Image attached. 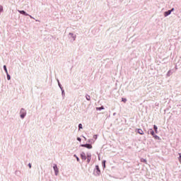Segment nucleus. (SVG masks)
Returning <instances> with one entry per match:
<instances>
[{
    "label": "nucleus",
    "mask_w": 181,
    "mask_h": 181,
    "mask_svg": "<svg viewBox=\"0 0 181 181\" xmlns=\"http://www.w3.org/2000/svg\"><path fill=\"white\" fill-rule=\"evenodd\" d=\"M68 39H69L70 42H74L77 39V35L74 33H69Z\"/></svg>",
    "instance_id": "nucleus-1"
},
{
    "label": "nucleus",
    "mask_w": 181,
    "mask_h": 181,
    "mask_svg": "<svg viewBox=\"0 0 181 181\" xmlns=\"http://www.w3.org/2000/svg\"><path fill=\"white\" fill-rule=\"evenodd\" d=\"M52 169L54 172L55 176H59V173H60V171L59 170V167H57V164H53Z\"/></svg>",
    "instance_id": "nucleus-2"
},
{
    "label": "nucleus",
    "mask_w": 181,
    "mask_h": 181,
    "mask_svg": "<svg viewBox=\"0 0 181 181\" xmlns=\"http://www.w3.org/2000/svg\"><path fill=\"white\" fill-rule=\"evenodd\" d=\"M95 176H100L101 175V170L98 165H95V169L94 170Z\"/></svg>",
    "instance_id": "nucleus-3"
},
{
    "label": "nucleus",
    "mask_w": 181,
    "mask_h": 181,
    "mask_svg": "<svg viewBox=\"0 0 181 181\" xmlns=\"http://www.w3.org/2000/svg\"><path fill=\"white\" fill-rule=\"evenodd\" d=\"M20 117L21 118H22V119H23V118H25V117H26V110L22 108L20 111Z\"/></svg>",
    "instance_id": "nucleus-4"
},
{
    "label": "nucleus",
    "mask_w": 181,
    "mask_h": 181,
    "mask_svg": "<svg viewBox=\"0 0 181 181\" xmlns=\"http://www.w3.org/2000/svg\"><path fill=\"white\" fill-rule=\"evenodd\" d=\"M18 12L19 13H21V15H25V16H30L31 19H34L32 16L28 14V13H26L25 11L18 10Z\"/></svg>",
    "instance_id": "nucleus-5"
},
{
    "label": "nucleus",
    "mask_w": 181,
    "mask_h": 181,
    "mask_svg": "<svg viewBox=\"0 0 181 181\" xmlns=\"http://www.w3.org/2000/svg\"><path fill=\"white\" fill-rule=\"evenodd\" d=\"M81 146H82L83 148H87L88 149L93 148V146H91V144H81Z\"/></svg>",
    "instance_id": "nucleus-6"
},
{
    "label": "nucleus",
    "mask_w": 181,
    "mask_h": 181,
    "mask_svg": "<svg viewBox=\"0 0 181 181\" xmlns=\"http://www.w3.org/2000/svg\"><path fill=\"white\" fill-rule=\"evenodd\" d=\"M91 161V153H87V162L88 163H90Z\"/></svg>",
    "instance_id": "nucleus-7"
},
{
    "label": "nucleus",
    "mask_w": 181,
    "mask_h": 181,
    "mask_svg": "<svg viewBox=\"0 0 181 181\" xmlns=\"http://www.w3.org/2000/svg\"><path fill=\"white\" fill-rule=\"evenodd\" d=\"M81 158L83 160H86V159H87V157L86 156V153L82 152L81 153Z\"/></svg>",
    "instance_id": "nucleus-8"
},
{
    "label": "nucleus",
    "mask_w": 181,
    "mask_h": 181,
    "mask_svg": "<svg viewBox=\"0 0 181 181\" xmlns=\"http://www.w3.org/2000/svg\"><path fill=\"white\" fill-rule=\"evenodd\" d=\"M172 13V11L168 10V11L164 12V16L166 18L167 16H169Z\"/></svg>",
    "instance_id": "nucleus-9"
},
{
    "label": "nucleus",
    "mask_w": 181,
    "mask_h": 181,
    "mask_svg": "<svg viewBox=\"0 0 181 181\" xmlns=\"http://www.w3.org/2000/svg\"><path fill=\"white\" fill-rule=\"evenodd\" d=\"M138 134H139L140 135H144L145 133L144 132V130H142V129H136Z\"/></svg>",
    "instance_id": "nucleus-10"
},
{
    "label": "nucleus",
    "mask_w": 181,
    "mask_h": 181,
    "mask_svg": "<svg viewBox=\"0 0 181 181\" xmlns=\"http://www.w3.org/2000/svg\"><path fill=\"white\" fill-rule=\"evenodd\" d=\"M171 74H173V72H172V70H169L168 72H167V77H170V75Z\"/></svg>",
    "instance_id": "nucleus-11"
},
{
    "label": "nucleus",
    "mask_w": 181,
    "mask_h": 181,
    "mask_svg": "<svg viewBox=\"0 0 181 181\" xmlns=\"http://www.w3.org/2000/svg\"><path fill=\"white\" fill-rule=\"evenodd\" d=\"M153 128H154V129H155L156 134H158V126H157V125H154V126H153Z\"/></svg>",
    "instance_id": "nucleus-12"
},
{
    "label": "nucleus",
    "mask_w": 181,
    "mask_h": 181,
    "mask_svg": "<svg viewBox=\"0 0 181 181\" xmlns=\"http://www.w3.org/2000/svg\"><path fill=\"white\" fill-rule=\"evenodd\" d=\"M4 71L6 72V74H8V69H6V65H4Z\"/></svg>",
    "instance_id": "nucleus-13"
},
{
    "label": "nucleus",
    "mask_w": 181,
    "mask_h": 181,
    "mask_svg": "<svg viewBox=\"0 0 181 181\" xmlns=\"http://www.w3.org/2000/svg\"><path fill=\"white\" fill-rule=\"evenodd\" d=\"M101 110H104L103 106L100 107H96V110L97 111H101Z\"/></svg>",
    "instance_id": "nucleus-14"
},
{
    "label": "nucleus",
    "mask_w": 181,
    "mask_h": 181,
    "mask_svg": "<svg viewBox=\"0 0 181 181\" xmlns=\"http://www.w3.org/2000/svg\"><path fill=\"white\" fill-rule=\"evenodd\" d=\"M1 12H4V6H2V5H0V15Z\"/></svg>",
    "instance_id": "nucleus-15"
},
{
    "label": "nucleus",
    "mask_w": 181,
    "mask_h": 181,
    "mask_svg": "<svg viewBox=\"0 0 181 181\" xmlns=\"http://www.w3.org/2000/svg\"><path fill=\"white\" fill-rule=\"evenodd\" d=\"M105 160H104L103 162H102V165L103 166V169H105Z\"/></svg>",
    "instance_id": "nucleus-16"
},
{
    "label": "nucleus",
    "mask_w": 181,
    "mask_h": 181,
    "mask_svg": "<svg viewBox=\"0 0 181 181\" xmlns=\"http://www.w3.org/2000/svg\"><path fill=\"white\" fill-rule=\"evenodd\" d=\"M141 162H144V163H148V162L146 161V159L145 158H141Z\"/></svg>",
    "instance_id": "nucleus-17"
},
{
    "label": "nucleus",
    "mask_w": 181,
    "mask_h": 181,
    "mask_svg": "<svg viewBox=\"0 0 181 181\" xmlns=\"http://www.w3.org/2000/svg\"><path fill=\"white\" fill-rule=\"evenodd\" d=\"M153 138H155V139H160V138L159 137V136L158 135H153Z\"/></svg>",
    "instance_id": "nucleus-18"
},
{
    "label": "nucleus",
    "mask_w": 181,
    "mask_h": 181,
    "mask_svg": "<svg viewBox=\"0 0 181 181\" xmlns=\"http://www.w3.org/2000/svg\"><path fill=\"white\" fill-rule=\"evenodd\" d=\"M78 129H83V124H78Z\"/></svg>",
    "instance_id": "nucleus-19"
},
{
    "label": "nucleus",
    "mask_w": 181,
    "mask_h": 181,
    "mask_svg": "<svg viewBox=\"0 0 181 181\" xmlns=\"http://www.w3.org/2000/svg\"><path fill=\"white\" fill-rule=\"evenodd\" d=\"M7 76V80H11V75L9 74H6Z\"/></svg>",
    "instance_id": "nucleus-20"
},
{
    "label": "nucleus",
    "mask_w": 181,
    "mask_h": 181,
    "mask_svg": "<svg viewBox=\"0 0 181 181\" xmlns=\"http://www.w3.org/2000/svg\"><path fill=\"white\" fill-rule=\"evenodd\" d=\"M57 82H58L59 88L62 90L63 88H62V85L60 84V82L59 81V80H57Z\"/></svg>",
    "instance_id": "nucleus-21"
},
{
    "label": "nucleus",
    "mask_w": 181,
    "mask_h": 181,
    "mask_svg": "<svg viewBox=\"0 0 181 181\" xmlns=\"http://www.w3.org/2000/svg\"><path fill=\"white\" fill-rule=\"evenodd\" d=\"M178 160L179 162H181V153H179Z\"/></svg>",
    "instance_id": "nucleus-22"
},
{
    "label": "nucleus",
    "mask_w": 181,
    "mask_h": 181,
    "mask_svg": "<svg viewBox=\"0 0 181 181\" xmlns=\"http://www.w3.org/2000/svg\"><path fill=\"white\" fill-rule=\"evenodd\" d=\"M151 135H152L153 136H154V135H155V132H153V130H151Z\"/></svg>",
    "instance_id": "nucleus-23"
},
{
    "label": "nucleus",
    "mask_w": 181,
    "mask_h": 181,
    "mask_svg": "<svg viewBox=\"0 0 181 181\" xmlns=\"http://www.w3.org/2000/svg\"><path fill=\"white\" fill-rule=\"evenodd\" d=\"M122 101H123V103H127V99H125V98H122Z\"/></svg>",
    "instance_id": "nucleus-24"
},
{
    "label": "nucleus",
    "mask_w": 181,
    "mask_h": 181,
    "mask_svg": "<svg viewBox=\"0 0 181 181\" xmlns=\"http://www.w3.org/2000/svg\"><path fill=\"white\" fill-rule=\"evenodd\" d=\"M61 90H62V95H64V90H63V88L61 89Z\"/></svg>",
    "instance_id": "nucleus-25"
},
{
    "label": "nucleus",
    "mask_w": 181,
    "mask_h": 181,
    "mask_svg": "<svg viewBox=\"0 0 181 181\" xmlns=\"http://www.w3.org/2000/svg\"><path fill=\"white\" fill-rule=\"evenodd\" d=\"M74 156L76 158V160L78 162L80 160V158H78V157H77V156H76V155H74Z\"/></svg>",
    "instance_id": "nucleus-26"
},
{
    "label": "nucleus",
    "mask_w": 181,
    "mask_h": 181,
    "mask_svg": "<svg viewBox=\"0 0 181 181\" xmlns=\"http://www.w3.org/2000/svg\"><path fill=\"white\" fill-rule=\"evenodd\" d=\"M77 141H78L79 142H81V139L80 137H78Z\"/></svg>",
    "instance_id": "nucleus-27"
},
{
    "label": "nucleus",
    "mask_w": 181,
    "mask_h": 181,
    "mask_svg": "<svg viewBox=\"0 0 181 181\" xmlns=\"http://www.w3.org/2000/svg\"><path fill=\"white\" fill-rule=\"evenodd\" d=\"M86 100H87L88 101H90V96H86Z\"/></svg>",
    "instance_id": "nucleus-28"
},
{
    "label": "nucleus",
    "mask_w": 181,
    "mask_h": 181,
    "mask_svg": "<svg viewBox=\"0 0 181 181\" xmlns=\"http://www.w3.org/2000/svg\"><path fill=\"white\" fill-rule=\"evenodd\" d=\"M93 138H94V139H97L98 136H97V135H94V136H93Z\"/></svg>",
    "instance_id": "nucleus-29"
},
{
    "label": "nucleus",
    "mask_w": 181,
    "mask_h": 181,
    "mask_svg": "<svg viewBox=\"0 0 181 181\" xmlns=\"http://www.w3.org/2000/svg\"><path fill=\"white\" fill-rule=\"evenodd\" d=\"M170 11H171V12H173V11H175V8H173L171 10H170Z\"/></svg>",
    "instance_id": "nucleus-30"
},
{
    "label": "nucleus",
    "mask_w": 181,
    "mask_h": 181,
    "mask_svg": "<svg viewBox=\"0 0 181 181\" xmlns=\"http://www.w3.org/2000/svg\"><path fill=\"white\" fill-rule=\"evenodd\" d=\"M29 168H32V165L30 163L28 164Z\"/></svg>",
    "instance_id": "nucleus-31"
},
{
    "label": "nucleus",
    "mask_w": 181,
    "mask_h": 181,
    "mask_svg": "<svg viewBox=\"0 0 181 181\" xmlns=\"http://www.w3.org/2000/svg\"><path fill=\"white\" fill-rule=\"evenodd\" d=\"M84 139H87L85 136H83Z\"/></svg>",
    "instance_id": "nucleus-32"
},
{
    "label": "nucleus",
    "mask_w": 181,
    "mask_h": 181,
    "mask_svg": "<svg viewBox=\"0 0 181 181\" xmlns=\"http://www.w3.org/2000/svg\"><path fill=\"white\" fill-rule=\"evenodd\" d=\"M98 159H99V160H100V157L98 158Z\"/></svg>",
    "instance_id": "nucleus-33"
}]
</instances>
